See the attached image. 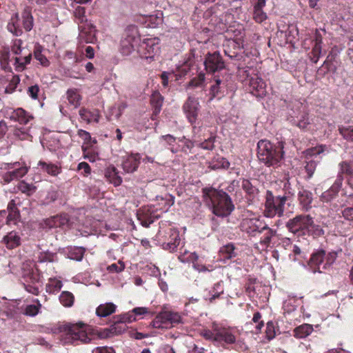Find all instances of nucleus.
I'll list each match as a JSON object with an SVG mask.
<instances>
[{"instance_id": "nucleus-5", "label": "nucleus", "mask_w": 353, "mask_h": 353, "mask_svg": "<svg viewBox=\"0 0 353 353\" xmlns=\"http://www.w3.org/2000/svg\"><path fill=\"white\" fill-rule=\"evenodd\" d=\"M22 276L24 279V287L27 292L37 295L41 286L42 275L32 262L26 263L22 267Z\"/></svg>"}, {"instance_id": "nucleus-50", "label": "nucleus", "mask_w": 353, "mask_h": 353, "mask_svg": "<svg viewBox=\"0 0 353 353\" xmlns=\"http://www.w3.org/2000/svg\"><path fill=\"white\" fill-rule=\"evenodd\" d=\"M60 303L64 307H71L74 301L73 294L68 291H63L59 297Z\"/></svg>"}, {"instance_id": "nucleus-41", "label": "nucleus", "mask_w": 353, "mask_h": 353, "mask_svg": "<svg viewBox=\"0 0 353 353\" xmlns=\"http://www.w3.org/2000/svg\"><path fill=\"white\" fill-rule=\"evenodd\" d=\"M63 287L62 281L57 278H50L46 286V290L49 294L59 292Z\"/></svg>"}, {"instance_id": "nucleus-42", "label": "nucleus", "mask_w": 353, "mask_h": 353, "mask_svg": "<svg viewBox=\"0 0 353 353\" xmlns=\"http://www.w3.org/2000/svg\"><path fill=\"white\" fill-rule=\"evenodd\" d=\"M85 249L83 247L70 248L67 252L68 258L77 261H81L85 254Z\"/></svg>"}, {"instance_id": "nucleus-22", "label": "nucleus", "mask_w": 353, "mask_h": 353, "mask_svg": "<svg viewBox=\"0 0 353 353\" xmlns=\"http://www.w3.org/2000/svg\"><path fill=\"white\" fill-rule=\"evenodd\" d=\"M178 259L182 263L192 262L193 268L199 272L208 271V269L205 265L197 262L199 256L196 252H189L185 250L178 256Z\"/></svg>"}, {"instance_id": "nucleus-34", "label": "nucleus", "mask_w": 353, "mask_h": 353, "mask_svg": "<svg viewBox=\"0 0 353 353\" xmlns=\"http://www.w3.org/2000/svg\"><path fill=\"white\" fill-rule=\"evenodd\" d=\"M31 54H28L24 57H15L12 59L10 58V55L8 56V61L12 62L13 65L15 66L17 70L21 71L24 69L26 65L30 63L31 61Z\"/></svg>"}, {"instance_id": "nucleus-54", "label": "nucleus", "mask_w": 353, "mask_h": 353, "mask_svg": "<svg viewBox=\"0 0 353 353\" xmlns=\"http://www.w3.org/2000/svg\"><path fill=\"white\" fill-rule=\"evenodd\" d=\"M163 312L165 318H167V320H168L170 327L181 323V316L178 312L170 311H165Z\"/></svg>"}, {"instance_id": "nucleus-4", "label": "nucleus", "mask_w": 353, "mask_h": 353, "mask_svg": "<svg viewBox=\"0 0 353 353\" xmlns=\"http://www.w3.org/2000/svg\"><path fill=\"white\" fill-rule=\"evenodd\" d=\"M283 152L280 145H275L267 140H261L257 144V156L267 166L277 165L283 158Z\"/></svg>"}, {"instance_id": "nucleus-26", "label": "nucleus", "mask_w": 353, "mask_h": 353, "mask_svg": "<svg viewBox=\"0 0 353 353\" xmlns=\"http://www.w3.org/2000/svg\"><path fill=\"white\" fill-rule=\"evenodd\" d=\"M81 119L87 123H98L99 121V112L97 109H88L82 108L79 112Z\"/></svg>"}, {"instance_id": "nucleus-1", "label": "nucleus", "mask_w": 353, "mask_h": 353, "mask_svg": "<svg viewBox=\"0 0 353 353\" xmlns=\"http://www.w3.org/2000/svg\"><path fill=\"white\" fill-rule=\"evenodd\" d=\"M202 335L208 340L214 341L216 345H232L234 350L244 352L247 350V345L244 341L236 340L234 332L229 328L219 326L213 323L211 330H205Z\"/></svg>"}, {"instance_id": "nucleus-24", "label": "nucleus", "mask_w": 353, "mask_h": 353, "mask_svg": "<svg viewBox=\"0 0 353 353\" xmlns=\"http://www.w3.org/2000/svg\"><path fill=\"white\" fill-rule=\"evenodd\" d=\"M157 202L155 206L156 210L161 213L166 212L169 208L174 203V197L171 194H166L163 196H157Z\"/></svg>"}, {"instance_id": "nucleus-27", "label": "nucleus", "mask_w": 353, "mask_h": 353, "mask_svg": "<svg viewBox=\"0 0 353 353\" xmlns=\"http://www.w3.org/2000/svg\"><path fill=\"white\" fill-rule=\"evenodd\" d=\"M159 143L168 148L172 153L179 152V139L171 134L162 135L159 137Z\"/></svg>"}, {"instance_id": "nucleus-17", "label": "nucleus", "mask_w": 353, "mask_h": 353, "mask_svg": "<svg viewBox=\"0 0 353 353\" xmlns=\"http://www.w3.org/2000/svg\"><path fill=\"white\" fill-rule=\"evenodd\" d=\"M204 65L206 70L209 72H215L223 70L225 68V63L219 52L208 53L205 57Z\"/></svg>"}, {"instance_id": "nucleus-15", "label": "nucleus", "mask_w": 353, "mask_h": 353, "mask_svg": "<svg viewBox=\"0 0 353 353\" xmlns=\"http://www.w3.org/2000/svg\"><path fill=\"white\" fill-rule=\"evenodd\" d=\"M137 215L141 224L147 228L161 216V213L156 210L154 205H148L140 209Z\"/></svg>"}, {"instance_id": "nucleus-64", "label": "nucleus", "mask_w": 353, "mask_h": 353, "mask_svg": "<svg viewBox=\"0 0 353 353\" xmlns=\"http://www.w3.org/2000/svg\"><path fill=\"white\" fill-rule=\"evenodd\" d=\"M34 58L40 63V64L44 67H47L50 64V61L43 55L40 50V47H38L35 49L34 52Z\"/></svg>"}, {"instance_id": "nucleus-36", "label": "nucleus", "mask_w": 353, "mask_h": 353, "mask_svg": "<svg viewBox=\"0 0 353 353\" xmlns=\"http://www.w3.org/2000/svg\"><path fill=\"white\" fill-rule=\"evenodd\" d=\"M116 310V305L112 303H107L105 304H101L96 310L97 316L100 317H106Z\"/></svg>"}, {"instance_id": "nucleus-10", "label": "nucleus", "mask_w": 353, "mask_h": 353, "mask_svg": "<svg viewBox=\"0 0 353 353\" xmlns=\"http://www.w3.org/2000/svg\"><path fill=\"white\" fill-rule=\"evenodd\" d=\"M0 169L8 170V171L3 175V179L6 183H10L13 180L23 177L28 172L26 166H20L19 162L14 163H1Z\"/></svg>"}, {"instance_id": "nucleus-52", "label": "nucleus", "mask_w": 353, "mask_h": 353, "mask_svg": "<svg viewBox=\"0 0 353 353\" xmlns=\"http://www.w3.org/2000/svg\"><path fill=\"white\" fill-rule=\"evenodd\" d=\"M221 84L222 81L219 77H215L212 81V84L210 85V100L216 97L219 94V93L221 92Z\"/></svg>"}, {"instance_id": "nucleus-60", "label": "nucleus", "mask_w": 353, "mask_h": 353, "mask_svg": "<svg viewBox=\"0 0 353 353\" xmlns=\"http://www.w3.org/2000/svg\"><path fill=\"white\" fill-rule=\"evenodd\" d=\"M340 252H341V250H339V251H332L328 253L325 252V262L324 268H330L336 260L338 254Z\"/></svg>"}, {"instance_id": "nucleus-33", "label": "nucleus", "mask_w": 353, "mask_h": 353, "mask_svg": "<svg viewBox=\"0 0 353 353\" xmlns=\"http://www.w3.org/2000/svg\"><path fill=\"white\" fill-rule=\"evenodd\" d=\"M241 186L245 192L247 199L249 201L254 200L258 195V189L252 185L249 180L243 179Z\"/></svg>"}, {"instance_id": "nucleus-28", "label": "nucleus", "mask_w": 353, "mask_h": 353, "mask_svg": "<svg viewBox=\"0 0 353 353\" xmlns=\"http://www.w3.org/2000/svg\"><path fill=\"white\" fill-rule=\"evenodd\" d=\"M180 242L179 232L176 229H170V241L166 243H163V248L170 252H174L179 245Z\"/></svg>"}, {"instance_id": "nucleus-39", "label": "nucleus", "mask_w": 353, "mask_h": 353, "mask_svg": "<svg viewBox=\"0 0 353 353\" xmlns=\"http://www.w3.org/2000/svg\"><path fill=\"white\" fill-rule=\"evenodd\" d=\"M313 326L304 323L294 330V336L299 339L305 338L313 332Z\"/></svg>"}, {"instance_id": "nucleus-30", "label": "nucleus", "mask_w": 353, "mask_h": 353, "mask_svg": "<svg viewBox=\"0 0 353 353\" xmlns=\"http://www.w3.org/2000/svg\"><path fill=\"white\" fill-rule=\"evenodd\" d=\"M194 59L191 57L185 59L182 63H179L176 65L175 76L177 78H181L183 76H185L188 74V72L191 70V68L194 64Z\"/></svg>"}, {"instance_id": "nucleus-18", "label": "nucleus", "mask_w": 353, "mask_h": 353, "mask_svg": "<svg viewBox=\"0 0 353 353\" xmlns=\"http://www.w3.org/2000/svg\"><path fill=\"white\" fill-rule=\"evenodd\" d=\"M199 103L194 97H189L183 106V110L188 121L191 124H194L196 119L199 112Z\"/></svg>"}, {"instance_id": "nucleus-43", "label": "nucleus", "mask_w": 353, "mask_h": 353, "mask_svg": "<svg viewBox=\"0 0 353 353\" xmlns=\"http://www.w3.org/2000/svg\"><path fill=\"white\" fill-rule=\"evenodd\" d=\"M322 38L320 35L316 36L315 44L312 48L311 52L310 59L311 61L316 63H317L321 54V49H322Z\"/></svg>"}, {"instance_id": "nucleus-61", "label": "nucleus", "mask_w": 353, "mask_h": 353, "mask_svg": "<svg viewBox=\"0 0 353 353\" xmlns=\"http://www.w3.org/2000/svg\"><path fill=\"white\" fill-rule=\"evenodd\" d=\"M85 9L83 7L78 6L74 11V17L78 19V23H81L80 25L84 24L83 23H87V20L85 16Z\"/></svg>"}, {"instance_id": "nucleus-38", "label": "nucleus", "mask_w": 353, "mask_h": 353, "mask_svg": "<svg viewBox=\"0 0 353 353\" xmlns=\"http://www.w3.org/2000/svg\"><path fill=\"white\" fill-rule=\"evenodd\" d=\"M126 329V325L120 321L119 319H116L115 322L111 325L110 328L106 329L108 332L106 334L107 336H111L114 334H120L123 333Z\"/></svg>"}, {"instance_id": "nucleus-46", "label": "nucleus", "mask_w": 353, "mask_h": 353, "mask_svg": "<svg viewBox=\"0 0 353 353\" xmlns=\"http://www.w3.org/2000/svg\"><path fill=\"white\" fill-rule=\"evenodd\" d=\"M38 165L41 167V169L52 176L57 175L61 170V168L55 164L51 163H46L40 161Z\"/></svg>"}, {"instance_id": "nucleus-20", "label": "nucleus", "mask_w": 353, "mask_h": 353, "mask_svg": "<svg viewBox=\"0 0 353 353\" xmlns=\"http://www.w3.org/2000/svg\"><path fill=\"white\" fill-rule=\"evenodd\" d=\"M79 39L81 42L93 43L96 40V28L91 23L79 25Z\"/></svg>"}, {"instance_id": "nucleus-7", "label": "nucleus", "mask_w": 353, "mask_h": 353, "mask_svg": "<svg viewBox=\"0 0 353 353\" xmlns=\"http://www.w3.org/2000/svg\"><path fill=\"white\" fill-rule=\"evenodd\" d=\"M313 223V218L308 214L296 215L285 223L288 231L298 236L309 233V228Z\"/></svg>"}, {"instance_id": "nucleus-62", "label": "nucleus", "mask_w": 353, "mask_h": 353, "mask_svg": "<svg viewBox=\"0 0 353 353\" xmlns=\"http://www.w3.org/2000/svg\"><path fill=\"white\" fill-rule=\"evenodd\" d=\"M307 234H311L314 238H318L323 236L325 231L320 225H316L313 222L309 228V233Z\"/></svg>"}, {"instance_id": "nucleus-2", "label": "nucleus", "mask_w": 353, "mask_h": 353, "mask_svg": "<svg viewBox=\"0 0 353 353\" xmlns=\"http://www.w3.org/2000/svg\"><path fill=\"white\" fill-rule=\"evenodd\" d=\"M58 330L63 334L64 339L63 340L64 343L76 345L88 343L94 338L91 327L82 323L60 325L58 327Z\"/></svg>"}, {"instance_id": "nucleus-56", "label": "nucleus", "mask_w": 353, "mask_h": 353, "mask_svg": "<svg viewBox=\"0 0 353 353\" xmlns=\"http://www.w3.org/2000/svg\"><path fill=\"white\" fill-rule=\"evenodd\" d=\"M18 190L27 196H30L36 191V187L32 184H29L24 181H21L18 183Z\"/></svg>"}, {"instance_id": "nucleus-40", "label": "nucleus", "mask_w": 353, "mask_h": 353, "mask_svg": "<svg viewBox=\"0 0 353 353\" xmlns=\"http://www.w3.org/2000/svg\"><path fill=\"white\" fill-rule=\"evenodd\" d=\"M66 94L69 103L73 105L74 108H77L80 105L82 98L77 89H68Z\"/></svg>"}, {"instance_id": "nucleus-13", "label": "nucleus", "mask_w": 353, "mask_h": 353, "mask_svg": "<svg viewBox=\"0 0 353 353\" xmlns=\"http://www.w3.org/2000/svg\"><path fill=\"white\" fill-rule=\"evenodd\" d=\"M40 226L43 229L60 228L61 230H66L70 228V222L68 216L63 214L43 219L40 223Z\"/></svg>"}, {"instance_id": "nucleus-63", "label": "nucleus", "mask_w": 353, "mask_h": 353, "mask_svg": "<svg viewBox=\"0 0 353 353\" xmlns=\"http://www.w3.org/2000/svg\"><path fill=\"white\" fill-rule=\"evenodd\" d=\"M20 82V79L17 75L12 77L8 85L6 86L5 92L8 94L12 93L17 88Z\"/></svg>"}, {"instance_id": "nucleus-51", "label": "nucleus", "mask_w": 353, "mask_h": 353, "mask_svg": "<svg viewBox=\"0 0 353 353\" xmlns=\"http://www.w3.org/2000/svg\"><path fill=\"white\" fill-rule=\"evenodd\" d=\"M57 261V255L56 253L49 251H41L38 256V261L39 263L54 262Z\"/></svg>"}, {"instance_id": "nucleus-14", "label": "nucleus", "mask_w": 353, "mask_h": 353, "mask_svg": "<svg viewBox=\"0 0 353 353\" xmlns=\"http://www.w3.org/2000/svg\"><path fill=\"white\" fill-rule=\"evenodd\" d=\"M328 152L327 148L326 145H320L314 148H311L306 150V156L310 157H316L318 155L325 152ZM318 160L310 159L307 157V161H305V170L307 173V177L311 178L314 174V172L316 170V165L318 164Z\"/></svg>"}, {"instance_id": "nucleus-8", "label": "nucleus", "mask_w": 353, "mask_h": 353, "mask_svg": "<svg viewBox=\"0 0 353 353\" xmlns=\"http://www.w3.org/2000/svg\"><path fill=\"white\" fill-rule=\"evenodd\" d=\"M242 231L250 236H255L257 234L263 232L268 228V224L260 216L243 218L240 225Z\"/></svg>"}, {"instance_id": "nucleus-25", "label": "nucleus", "mask_w": 353, "mask_h": 353, "mask_svg": "<svg viewBox=\"0 0 353 353\" xmlns=\"http://www.w3.org/2000/svg\"><path fill=\"white\" fill-rule=\"evenodd\" d=\"M8 117L10 120L17 121L21 124H27L32 117L23 109L17 108L7 112Z\"/></svg>"}, {"instance_id": "nucleus-35", "label": "nucleus", "mask_w": 353, "mask_h": 353, "mask_svg": "<svg viewBox=\"0 0 353 353\" xmlns=\"http://www.w3.org/2000/svg\"><path fill=\"white\" fill-rule=\"evenodd\" d=\"M299 199L303 209L307 210L311 207L312 194L307 190H301L299 192Z\"/></svg>"}, {"instance_id": "nucleus-47", "label": "nucleus", "mask_w": 353, "mask_h": 353, "mask_svg": "<svg viewBox=\"0 0 353 353\" xmlns=\"http://www.w3.org/2000/svg\"><path fill=\"white\" fill-rule=\"evenodd\" d=\"M339 171L337 176L346 174L348 176L353 175V161H343L339 164Z\"/></svg>"}, {"instance_id": "nucleus-11", "label": "nucleus", "mask_w": 353, "mask_h": 353, "mask_svg": "<svg viewBox=\"0 0 353 353\" xmlns=\"http://www.w3.org/2000/svg\"><path fill=\"white\" fill-rule=\"evenodd\" d=\"M160 41L158 38L145 39L140 47V56L146 60H154L160 52Z\"/></svg>"}, {"instance_id": "nucleus-21", "label": "nucleus", "mask_w": 353, "mask_h": 353, "mask_svg": "<svg viewBox=\"0 0 353 353\" xmlns=\"http://www.w3.org/2000/svg\"><path fill=\"white\" fill-rule=\"evenodd\" d=\"M141 155L139 153L128 154L123 157L122 168L127 173L137 170L140 163Z\"/></svg>"}, {"instance_id": "nucleus-9", "label": "nucleus", "mask_w": 353, "mask_h": 353, "mask_svg": "<svg viewBox=\"0 0 353 353\" xmlns=\"http://www.w3.org/2000/svg\"><path fill=\"white\" fill-rule=\"evenodd\" d=\"M139 38L136 27L126 29L120 42V52L124 56L130 55L134 50Z\"/></svg>"}, {"instance_id": "nucleus-16", "label": "nucleus", "mask_w": 353, "mask_h": 353, "mask_svg": "<svg viewBox=\"0 0 353 353\" xmlns=\"http://www.w3.org/2000/svg\"><path fill=\"white\" fill-rule=\"evenodd\" d=\"M325 262V251L324 250H318L311 255L307 264L308 269L313 273H321L323 270L328 269V268H324Z\"/></svg>"}, {"instance_id": "nucleus-19", "label": "nucleus", "mask_w": 353, "mask_h": 353, "mask_svg": "<svg viewBox=\"0 0 353 353\" xmlns=\"http://www.w3.org/2000/svg\"><path fill=\"white\" fill-rule=\"evenodd\" d=\"M250 92L257 97H263L266 95V83L257 75L249 79Z\"/></svg>"}, {"instance_id": "nucleus-29", "label": "nucleus", "mask_w": 353, "mask_h": 353, "mask_svg": "<svg viewBox=\"0 0 353 353\" xmlns=\"http://www.w3.org/2000/svg\"><path fill=\"white\" fill-rule=\"evenodd\" d=\"M21 236L18 232L11 231L5 235L2 242L9 249H13L21 244Z\"/></svg>"}, {"instance_id": "nucleus-53", "label": "nucleus", "mask_w": 353, "mask_h": 353, "mask_svg": "<svg viewBox=\"0 0 353 353\" xmlns=\"http://www.w3.org/2000/svg\"><path fill=\"white\" fill-rule=\"evenodd\" d=\"M41 304L36 300L35 304L27 305L24 309V314L29 316H35L39 314Z\"/></svg>"}, {"instance_id": "nucleus-31", "label": "nucleus", "mask_w": 353, "mask_h": 353, "mask_svg": "<svg viewBox=\"0 0 353 353\" xmlns=\"http://www.w3.org/2000/svg\"><path fill=\"white\" fill-rule=\"evenodd\" d=\"M151 105L153 108V113L152 119L154 120L155 117L159 114L161 110V107L163 102V97L159 92H154L151 96Z\"/></svg>"}, {"instance_id": "nucleus-57", "label": "nucleus", "mask_w": 353, "mask_h": 353, "mask_svg": "<svg viewBox=\"0 0 353 353\" xmlns=\"http://www.w3.org/2000/svg\"><path fill=\"white\" fill-rule=\"evenodd\" d=\"M179 152H183L185 153H188L190 150L193 148V143L188 139H185L184 137L181 139H179Z\"/></svg>"}, {"instance_id": "nucleus-37", "label": "nucleus", "mask_w": 353, "mask_h": 353, "mask_svg": "<svg viewBox=\"0 0 353 353\" xmlns=\"http://www.w3.org/2000/svg\"><path fill=\"white\" fill-rule=\"evenodd\" d=\"M263 232V234L260 239L259 243L263 248H267L270 246L272 239L276 235V231L269 228L268 225V228H265Z\"/></svg>"}, {"instance_id": "nucleus-6", "label": "nucleus", "mask_w": 353, "mask_h": 353, "mask_svg": "<svg viewBox=\"0 0 353 353\" xmlns=\"http://www.w3.org/2000/svg\"><path fill=\"white\" fill-rule=\"evenodd\" d=\"M288 197L286 195L274 196L271 191H267L264 204V216L268 218L281 217Z\"/></svg>"}, {"instance_id": "nucleus-44", "label": "nucleus", "mask_w": 353, "mask_h": 353, "mask_svg": "<svg viewBox=\"0 0 353 353\" xmlns=\"http://www.w3.org/2000/svg\"><path fill=\"white\" fill-rule=\"evenodd\" d=\"M8 29L16 36L21 34V22L17 13L12 17L11 21L8 25Z\"/></svg>"}, {"instance_id": "nucleus-12", "label": "nucleus", "mask_w": 353, "mask_h": 353, "mask_svg": "<svg viewBox=\"0 0 353 353\" xmlns=\"http://www.w3.org/2000/svg\"><path fill=\"white\" fill-rule=\"evenodd\" d=\"M301 108H302V105L298 103L297 108L300 109ZM288 120L292 125L303 130H308L311 124L308 113L301 110H297V111L292 110V112L289 113Z\"/></svg>"}, {"instance_id": "nucleus-3", "label": "nucleus", "mask_w": 353, "mask_h": 353, "mask_svg": "<svg viewBox=\"0 0 353 353\" xmlns=\"http://www.w3.org/2000/svg\"><path fill=\"white\" fill-rule=\"evenodd\" d=\"M205 196L209 199L212 212L217 216H228L234 209L231 198L223 190L205 189Z\"/></svg>"}, {"instance_id": "nucleus-23", "label": "nucleus", "mask_w": 353, "mask_h": 353, "mask_svg": "<svg viewBox=\"0 0 353 353\" xmlns=\"http://www.w3.org/2000/svg\"><path fill=\"white\" fill-rule=\"evenodd\" d=\"M343 176H337L334 183L329 190L322 193L321 199L323 202H329L332 201L338 194L342 187Z\"/></svg>"}, {"instance_id": "nucleus-32", "label": "nucleus", "mask_w": 353, "mask_h": 353, "mask_svg": "<svg viewBox=\"0 0 353 353\" xmlns=\"http://www.w3.org/2000/svg\"><path fill=\"white\" fill-rule=\"evenodd\" d=\"M105 176L109 182L114 184V186H118L122 183V179L119 175L117 169L113 165L107 168Z\"/></svg>"}, {"instance_id": "nucleus-45", "label": "nucleus", "mask_w": 353, "mask_h": 353, "mask_svg": "<svg viewBox=\"0 0 353 353\" xmlns=\"http://www.w3.org/2000/svg\"><path fill=\"white\" fill-rule=\"evenodd\" d=\"M83 157L90 162H95L99 159L97 151L88 145H82Z\"/></svg>"}, {"instance_id": "nucleus-48", "label": "nucleus", "mask_w": 353, "mask_h": 353, "mask_svg": "<svg viewBox=\"0 0 353 353\" xmlns=\"http://www.w3.org/2000/svg\"><path fill=\"white\" fill-rule=\"evenodd\" d=\"M22 25L26 31H30L33 27V17L29 10L22 13Z\"/></svg>"}, {"instance_id": "nucleus-49", "label": "nucleus", "mask_w": 353, "mask_h": 353, "mask_svg": "<svg viewBox=\"0 0 353 353\" xmlns=\"http://www.w3.org/2000/svg\"><path fill=\"white\" fill-rule=\"evenodd\" d=\"M220 255L223 260L230 259L236 256L234 246L232 244H228L220 249Z\"/></svg>"}, {"instance_id": "nucleus-59", "label": "nucleus", "mask_w": 353, "mask_h": 353, "mask_svg": "<svg viewBox=\"0 0 353 353\" xmlns=\"http://www.w3.org/2000/svg\"><path fill=\"white\" fill-rule=\"evenodd\" d=\"M339 131L345 139L353 143V126H340Z\"/></svg>"}, {"instance_id": "nucleus-55", "label": "nucleus", "mask_w": 353, "mask_h": 353, "mask_svg": "<svg viewBox=\"0 0 353 353\" xmlns=\"http://www.w3.org/2000/svg\"><path fill=\"white\" fill-rule=\"evenodd\" d=\"M223 292V285L219 282L214 285L212 289L209 291V296L206 297L210 302L218 298Z\"/></svg>"}, {"instance_id": "nucleus-58", "label": "nucleus", "mask_w": 353, "mask_h": 353, "mask_svg": "<svg viewBox=\"0 0 353 353\" xmlns=\"http://www.w3.org/2000/svg\"><path fill=\"white\" fill-rule=\"evenodd\" d=\"M295 301L296 299L294 296H288V299L284 301L283 304V308L285 312L290 313L296 310V305L294 304Z\"/></svg>"}]
</instances>
